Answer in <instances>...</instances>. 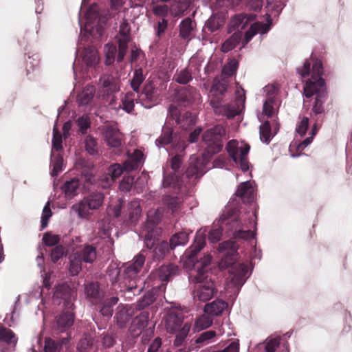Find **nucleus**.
<instances>
[{"label": "nucleus", "mask_w": 352, "mask_h": 352, "mask_svg": "<svg viewBox=\"0 0 352 352\" xmlns=\"http://www.w3.org/2000/svg\"><path fill=\"white\" fill-rule=\"evenodd\" d=\"M85 24L80 28V36L76 50V57L74 63V78H77V72L84 73L89 68L95 67L99 63V56L97 50L91 46L85 47L83 41L89 36L100 38L104 30L107 17L100 14L98 7L93 4L85 13Z\"/></svg>", "instance_id": "nucleus-1"}, {"label": "nucleus", "mask_w": 352, "mask_h": 352, "mask_svg": "<svg viewBox=\"0 0 352 352\" xmlns=\"http://www.w3.org/2000/svg\"><path fill=\"white\" fill-rule=\"evenodd\" d=\"M256 215L252 214L250 217L248 226L246 222L242 223L239 219L236 214L227 207L223 214L221 215L219 223L220 226L217 228H212L208 233V240L212 243H216L219 241L222 236V231L223 227H228V232L234 239L250 240L254 238L255 233L251 231V228L256 227V221L254 218Z\"/></svg>", "instance_id": "nucleus-2"}, {"label": "nucleus", "mask_w": 352, "mask_h": 352, "mask_svg": "<svg viewBox=\"0 0 352 352\" xmlns=\"http://www.w3.org/2000/svg\"><path fill=\"white\" fill-rule=\"evenodd\" d=\"M218 252L221 254L220 268L225 269L231 266L227 288L234 287V290L239 292L248 278V267L243 263L235 264L237 245L230 240L223 241L219 245Z\"/></svg>", "instance_id": "nucleus-3"}, {"label": "nucleus", "mask_w": 352, "mask_h": 352, "mask_svg": "<svg viewBox=\"0 0 352 352\" xmlns=\"http://www.w3.org/2000/svg\"><path fill=\"white\" fill-rule=\"evenodd\" d=\"M145 263V256L142 253L135 256L133 259L123 266L122 273L116 263H111L107 270V275L112 283L120 285V291L128 290L139 294L142 288L138 287V274L140 272Z\"/></svg>", "instance_id": "nucleus-4"}, {"label": "nucleus", "mask_w": 352, "mask_h": 352, "mask_svg": "<svg viewBox=\"0 0 352 352\" xmlns=\"http://www.w3.org/2000/svg\"><path fill=\"white\" fill-rule=\"evenodd\" d=\"M227 84L224 81L215 79L211 88L210 103L215 113L224 115L228 118H234L239 114L245 106V91L240 88L236 91L234 104L223 105L221 96L226 91Z\"/></svg>", "instance_id": "nucleus-5"}, {"label": "nucleus", "mask_w": 352, "mask_h": 352, "mask_svg": "<svg viewBox=\"0 0 352 352\" xmlns=\"http://www.w3.org/2000/svg\"><path fill=\"white\" fill-rule=\"evenodd\" d=\"M212 256L206 254L195 265L196 274L194 276L193 298L196 300L206 302L211 299L215 292V287L212 280L210 265Z\"/></svg>", "instance_id": "nucleus-6"}, {"label": "nucleus", "mask_w": 352, "mask_h": 352, "mask_svg": "<svg viewBox=\"0 0 352 352\" xmlns=\"http://www.w3.org/2000/svg\"><path fill=\"white\" fill-rule=\"evenodd\" d=\"M322 72V62L320 60H316L312 65L311 78L306 81L303 87V93L306 98H310L314 95L316 96L313 111L317 114L321 113L323 111L322 98L327 94L324 80L321 77Z\"/></svg>", "instance_id": "nucleus-7"}, {"label": "nucleus", "mask_w": 352, "mask_h": 352, "mask_svg": "<svg viewBox=\"0 0 352 352\" xmlns=\"http://www.w3.org/2000/svg\"><path fill=\"white\" fill-rule=\"evenodd\" d=\"M265 23H254L245 32L244 37L242 38L241 32H235L228 38L222 45L221 50L223 52H228L234 49L240 42L242 47H244L251 39L256 34L261 35L267 34L272 26V19L268 14H265Z\"/></svg>", "instance_id": "nucleus-8"}, {"label": "nucleus", "mask_w": 352, "mask_h": 352, "mask_svg": "<svg viewBox=\"0 0 352 352\" xmlns=\"http://www.w3.org/2000/svg\"><path fill=\"white\" fill-rule=\"evenodd\" d=\"M104 195L102 192L94 191L85 196L78 204H74L71 210L80 219H87L91 211L100 209L104 204Z\"/></svg>", "instance_id": "nucleus-9"}, {"label": "nucleus", "mask_w": 352, "mask_h": 352, "mask_svg": "<svg viewBox=\"0 0 352 352\" xmlns=\"http://www.w3.org/2000/svg\"><path fill=\"white\" fill-rule=\"evenodd\" d=\"M97 252L95 247L85 245L80 250L70 254L69 271L71 275L76 276L82 270V262L93 263L96 259Z\"/></svg>", "instance_id": "nucleus-10"}, {"label": "nucleus", "mask_w": 352, "mask_h": 352, "mask_svg": "<svg viewBox=\"0 0 352 352\" xmlns=\"http://www.w3.org/2000/svg\"><path fill=\"white\" fill-rule=\"evenodd\" d=\"M226 131L221 125H216L208 129L202 135V140L206 144L204 154L208 156L219 153L223 146V137Z\"/></svg>", "instance_id": "nucleus-11"}, {"label": "nucleus", "mask_w": 352, "mask_h": 352, "mask_svg": "<svg viewBox=\"0 0 352 352\" xmlns=\"http://www.w3.org/2000/svg\"><path fill=\"white\" fill-rule=\"evenodd\" d=\"M155 144L158 147L169 146L166 148L170 149L169 155H174L175 153H182L186 148L185 137H182L177 133H173L170 129H164L162 135L155 141Z\"/></svg>", "instance_id": "nucleus-12"}, {"label": "nucleus", "mask_w": 352, "mask_h": 352, "mask_svg": "<svg viewBox=\"0 0 352 352\" xmlns=\"http://www.w3.org/2000/svg\"><path fill=\"white\" fill-rule=\"evenodd\" d=\"M250 148V146L248 144L243 142H238L236 140L229 141L226 146V150L229 155L236 164L239 165L243 172L249 170L248 154Z\"/></svg>", "instance_id": "nucleus-13"}, {"label": "nucleus", "mask_w": 352, "mask_h": 352, "mask_svg": "<svg viewBox=\"0 0 352 352\" xmlns=\"http://www.w3.org/2000/svg\"><path fill=\"white\" fill-rule=\"evenodd\" d=\"M162 217V210H149L147 214V222L145 225L146 232L144 234V242L146 246L151 249L155 244L156 237L158 234L157 230L154 228L160 221Z\"/></svg>", "instance_id": "nucleus-14"}, {"label": "nucleus", "mask_w": 352, "mask_h": 352, "mask_svg": "<svg viewBox=\"0 0 352 352\" xmlns=\"http://www.w3.org/2000/svg\"><path fill=\"white\" fill-rule=\"evenodd\" d=\"M177 154L170 160L171 171L168 168H164V179L162 185L164 188L173 187L176 189L179 186V171L182 164V156L179 153Z\"/></svg>", "instance_id": "nucleus-15"}, {"label": "nucleus", "mask_w": 352, "mask_h": 352, "mask_svg": "<svg viewBox=\"0 0 352 352\" xmlns=\"http://www.w3.org/2000/svg\"><path fill=\"white\" fill-rule=\"evenodd\" d=\"M120 80L111 74L100 76L98 83V96L102 99L113 95L120 91Z\"/></svg>", "instance_id": "nucleus-16"}, {"label": "nucleus", "mask_w": 352, "mask_h": 352, "mask_svg": "<svg viewBox=\"0 0 352 352\" xmlns=\"http://www.w3.org/2000/svg\"><path fill=\"white\" fill-rule=\"evenodd\" d=\"M159 91L154 82L148 79L139 96L140 101L146 108H151L158 102Z\"/></svg>", "instance_id": "nucleus-17"}, {"label": "nucleus", "mask_w": 352, "mask_h": 352, "mask_svg": "<svg viewBox=\"0 0 352 352\" xmlns=\"http://www.w3.org/2000/svg\"><path fill=\"white\" fill-rule=\"evenodd\" d=\"M209 160L210 157L204 153L201 158L192 156L190 159L189 166L186 170L187 177L195 179L201 177L208 169L207 165Z\"/></svg>", "instance_id": "nucleus-18"}, {"label": "nucleus", "mask_w": 352, "mask_h": 352, "mask_svg": "<svg viewBox=\"0 0 352 352\" xmlns=\"http://www.w3.org/2000/svg\"><path fill=\"white\" fill-rule=\"evenodd\" d=\"M130 26L128 22L124 20L120 25L118 40L119 45V52L117 56V61L122 62L126 55L128 48V43L130 41Z\"/></svg>", "instance_id": "nucleus-19"}, {"label": "nucleus", "mask_w": 352, "mask_h": 352, "mask_svg": "<svg viewBox=\"0 0 352 352\" xmlns=\"http://www.w3.org/2000/svg\"><path fill=\"white\" fill-rule=\"evenodd\" d=\"M256 19V14L253 13H240L233 16L230 20L228 30L230 32L237 30L236 32H241L249 24L252 25L254 23Z\"/></svg>", "instance_id": "nucleus-20"}, {"label": "nucleus", "mask_w": 352, "mask_h": 352, "mask_svg": "<svg viewBox=\"0 0 352 352\" xmlns=\"http://www.w3.org/2000/svg\"><path fill=\"white\" fill-rule=\"evenodd\" d=\"M200 97L196 89L189 86L179 89L175 94V99L179 104L186 107L199 101Z\"/></svg>", "instance_id": "nucleus-21"}, {"label": "nucleus", "mask_w": 352, "mask_h": 352, "mask_svg": "<svg viewBox=\"0 0 352 352\" xmlns=\"http://www.w3.org/2000/svg\"><path fill=\"white\" fill-rule=\"evenodd\" d=\"M207 235L206 228H201L197 232L193 243L185 252L186 256L192 262L196 255L205 247Z\"/></svg>", "instance_id": "nucleus-22"}, {"label": "nucleus", "mask_w": 352, "mask_h": 352, "mask_svg": "<svg viewBox=\"0 0 352 352\" xmlns=\"http://www.w3.org/2000/svg\"><path fill=\"white\" fill-rule=\"evenodd\" d=\"M179 274V268L174 264L162 265L155 272V276H157L161 285L157 286L160 292H164L166 284L174 276Z\"/></svg>", "instance_id": "nucleus-23"}, {"label": "nucleus", "mask_w": 352, "mask_h": 352, "mask_svg": "<svg viewBox=\"0 0 352 352\" xmlns=\"http://www.w3.org/2000/svg\"><path fill=\"white\" fill-rule=\"evenodd\" d=\"M103 136L107 144L113 148H119L123 141L122 133L113 126H106L103 129Z\"/></svg>", "instance_id": "nucleus-24"}, {"label": "nucleus", "mask_w": 352, "mask_h": 352, "mask_svg": "<svg viewBox=\"0 0 352 352\" xmlns=\"http://www.w3.org/2000/svg\"><path fill=\"white\" fill-rule=\"evenodd\" d=\"M128 159L124 162L125 171H131L141 167L144 162L143 152L140 149H135L132 153L127 152Z\"/></svg>", "instance_id": "nucleus-25"}, {"label": "nucleus", "mask_w": 352, "mask_h": 352, "mask_svg": "<svg viewBox=\"0 0 352 352\" xmlns=\"http://www.w3.org/2000/svg\"><path fill=\"white\" fill-rule=\"evenodd\" d=\"M183 323V316L180 311H170L166 316L165 327L167 332L173 333L181 328Z\"/></svg>", "instance_id": "nucleus-26"}, {"label": "nucleus", "mask_w": 352, "mask_h": 352, "mask_svg": "<svg viewBox=\"0 0 352 352\" xmlns=\"http://www.w3.org/2000/svg\"><path fill=\"white\" fill-rule=\"evenodd\" d=\"M71 296L72 291L67 285L62 284L56 287L54 293V298L63 300L64 306L69 309H72L74 305L72 302Z\"/></svg>", "instance_id": "nucleus-27"}, {"label": "nucleus", "mask_w": 352, "mask_h": 352, "mask_svg": "<svg viewBox=\"0 0 352 352\" xmlns=\"http://www.w3.org/2000/svg\"><path fill=\"white\" fill-rule=\"evenodd\" d=\"M223 334L219 329L218 331L208 330L200 333L195 340V343L197 344V348H200L211 344L217 340L219 336Z\"/></svg>", "instance_id": "nucleus-28"}, {"label": "nucleus", "mask_w": 352, "mask_h": 352, "mask_svg": "<svg viewBox=\"0 0 352 352\" xmlns=\"http://www.w3.org/2000/svg\"><path fill=\"white\" fill-rule=\"evenodd\" d=\"M85 293L92 304H99L103 298V294L99 289L98 283H90L85 285Z\"/></svg>", "instance_id": "nucleus-29"}, {"label": "nucleus", "mask_w": 352, "mask_h": 352, "mask_svg": "<svg viewBox=\"0 0 352 352\" xmlns=\"http://www.w3.org/2000/svg\"><path fill=\"white\" fill-rule=\"evenodd\" d=\"M74 321V314L69 312H65L56 318L55 329L60 333L66 331L70 328Z\"/></svg>", "instance_id": "nucleus-30"}, {"label": "nucleus", "mask_w": 352, "mask_h": 352, "mask_svg": "<svg viewBox=\"0 0 352 352\" xmlns=\"http://www.w3.org/2000/svg\"><path fill=\"white\" fill-rule=\"evenodd\" d=\"M133 315V309L129 305H120L117 308L116 319L118 324L122 327L128 322Z\"/></svg>", "instance_id": "nucleus-31"}, {"label": "nucleus", "mask_w": 352, "mask_h": 352, "mask_svg": "<svg viewBox=\"0 0 352 352\" xmlns=\"http://www.w3.org/2000/svg\"><path fill=\"white\" fill-rule=\"evenodd\" d=\"M236 195L240 197L245 203H250L254 199V188L250 181L242 182L238 187Z\"/></svg>", "instance_id": "nucleus-32"}, {"label": "nucleus", "mask_w": 352, "mask_h": 352, "mask_svg": "<svg viewBox=\"0 0 352 352\" xmlns=\"http://www.w3.org/2000/svg\"><path fill=\"white\" fill-rule=\"evenodd\" d=\"M95 93V87L93 85H87L77 95L76 100L78 104L80 106L89 104L92 101Z\"/></svg>", "instance_id": "nucleus-33"}, {"label": "nucleus", "mask_w": 352, "mask_h": 352, "mask_svg": "<svg viewBox=\"0 0 352 352\" xmlns=\"http://www.w3.org/2000/svg\"><path fill=\"white\" fill-rule=\"evenodd\" d=\"M228 307V303L223 300L217 299L204 307V312L210 316H219Z\"/></svg>", "instance_id": "nucleus-34"}, {"label": "nucleus", "mask_w": 352, "mask_h": 352, "mask_svg": "<svg viewBox=\"0 0 352 352\" xmlns=\"http://www.w3.org/2000/svg\"><path fill=\"white\" fill-rule=\"evenodd\" d=\"M127 212V221L132 225L136 224L142 213L140 201L135 199L129 202Z\"/></svg>", "instance_id": "nucleus-35"}, {"label": "nucleus", "mask_w": 352, "mask_h": 352, "mask_svg": "<svg viewBox=\"0 0 352 352\" xmlns=\"http://www.w3.org/2000/svg\"><path fill=\"white\" fill-rule=\"evenodd\" d=\"M80 186V181L77 178H73L65 182L62 186V190L65 197L72 199L78 194V189Z\"/></svg>", "instance_id": "nucleus-36"}, {"label": "nucleus", "mask_w": 352, "mask_h": 352, "mask_svg": "<svg viewBox=\"0 0 352 352\" xmlns=\"http://www.w3.org/2000/svg\"><path fill=\"white\" fill-rule=\"evenodd\" d=\"M164 202L172 213H175L182 209L184 198L182 196H167L164 198Z\"/></svg>", "instance_id": "nucleus-37"}, {"label": "nucleus", "mask_w": 352, "mask_h": 352, "mask_svg": "<svg viewBox=\"0 0 352 352\" xmlns=\"http://www.w3.org/2000/svg\"><path fill=\"white\" fill-rule=\"evenodd\" d=\"M118 297H111L102 301L100 306V312L103 316L111 317L113 312V306L118 302Z\"/></svg>", "instance_id": "nucleus-38"}, {"label": "nucleus", "mask_w": 352, "mask_h": 352, "mask_svg": "<svg viewBox=\"0 0 352 352\" xmlns=\"http://www.w3.org/2000/svg\"><path fill=\"white\" fill-rule=\"evenodd\" d=\"M69 342L68 338H64L58 342H55L51 338H46L45 340V352H59L62 346L67 345Z\"/></svg>", "instance_id": "nucleus-39"}, {"label": "nucleus", "mask_w": 352, "mask_h": 352, "mask_svg": "<svg viewBox=\"0 0 352 352\" xmlns=\"http://www.w3.org/2000/svg\"><path fill=\"white\" fill-rule=\"evenodd\" d=\"M225 23L224 18L220 14L212 15L206 22L205 28L214 32L221 28Z\"/></svg>", "instance_id": "nucleus-40"}, {"label": "nucleus", "mask_w": 352, "mask_h": 352, "mask_svg": "<svg viewBox=\"0 0 352 352\" xmlns=\"http://www.w3.org/2000/svg\"><path fill=\"white\" fill-rule=\"evenodd\" d=\"M190 3L188 1H174L170 7V13L174 16H180L188 8Z\"/></svg>", "instance_id": "nucleus-41"}, {"label": "nucleus", "mask_w": 352, "mask_h": 352, "mask_svg": "<svg viewBox=\"0 0 352 352\" xmlns=\"http://www.w3.org/2000/svg\"><path fill=\"white\" fill-rule=\"evenodd\" d=\"M51 166H52V171L50 173L52 177L57 176L59 173L63 170V159L59 155L51 154Z\"/></svg>", "instance_id": "nucleus-42"}, {"label": "nucleus", "mask_w": 352, "mask_h": 352, "mask_svg": "<svg viewBox=\"0 0 352 352\" xmlns=\"http://www.w3.org/2000/svg\"><path fill=\"white\" fill-rule=\"evenodd\" d=\"M179 35L184 39H188L191 35V32L193 30V23L190 18L187 17L184 19L180 23L179 25Z\"/></svg>", "instance_id": "nucleus-43"}, {"label": "nucleus", "mask_w": 352, "mask_h": 352, "mask_svg": "<svg viewBox=\"0 0 352 352\" xmlns=\"http://www.w3.org/2000/svg\"><path fill=\"white\" fill-rule=\"evenodd\" d=\"M144 79L145 75L143 74L142 69L140 67L135 68L134 70L133 78L131 79V85L133 91H135L136 94H138L140 86L143 82Z\"/></svg>", "instance_id": "nucleus-44"}, {"label": "nucleus", "mask_w": 352, "mask_h": 352, "mask_svg": "<svg viewBox=\"0 0 352 352\" xmlns=\"http://www.w3.org/2000/svg\"><path fill=\"white\" fill-rule=\"evenodd\" d=\"M192 72L188 68L177 71L173 77V80L181 85L187 84L192 80Z\"/></svg>", "instance_id": "nucleus-45"}, {"label": "nucleus", "mask_w": 352, "mask_h": 352, "mask_svg": "<svg viewBox=\"0 0 352 352\" xmlns=\"http://www.w3.org/2000/svg\"><path fill=\"white\" fill-rule=\"evenodd\" d=\"M188 241V234L186 232L176 233L170 238V247L171 249H174L177 246L186 245Z\"/></svg>", "instance_id": "nucleus-46"}, {"label": "nucleus", "mask_w": 352, "mask_h": 352, "mask_svg": "<svg viewBox=\"0 0 352 352\" xmlns=\"http://www.w3.org/2000/svg\"><path fill=\"white\" fill-rule=\"evenodd\" d=\"M212 324V319L210 315H202L196 319L194 329L195 331H199L210 327Z\"/></svg>", "instance_id": "nucleus-47"}, {"label": "nucleus", "mask_w": 352, "mask_h": 352, "mask_svg": "<svg viewBox=\"0 0 352 352\" xmlns=\"http://www.w3.org/2000/svg\"><path fill=\"white\" fill-rule=\"evenodd\" d=\"M135 100V94L133 92H129L125 94L124 98L122 99V109L126 113H130L133 111Z\"/></svg>", "instance_id": "nucleus-48"}, {"label": "nucleus", "mask_w": 352, "mask_h": 352, "mask_svg": "<svg viewBox=\"0 0 352 352\" xmlns=\"http://www.w3.org/2000/svg\"><path fill=\"white\" fill-rule=\"evenodd\" d=\"M191 325L189 323H185L182 328H179L177 331L175 339L174 340V345L179 346H181L186 338Z\"/></svg>", "instance_id": "nucleus-49"}, {"label": "nucleus", "mask_w": 352, "mask_h": 352, "mask_svg": "<svg viewBox=\"0 0 352 352\" xmlns=\"http://www.w3.org/2000/svg\"><path fill=\"white\" fill-rule=\"evenodd\" d=\"M260 139L263 142L268 144L273 137L270 124L268 121H265L259 127Z\"/></svg>", "instance_id": "nucleus-50"}, {"label": "nucleus", "mask_w": 352, "mask_h": 352, "mask_svg": "<svg viewBox=\"0 0 352 352\" xmlns=\"http://www.w3.org/2000/svg\"><path fill=\"white\" fill-rule=\"evenodd\" d=\"M170 244L166 241H162L159 243L153 251V256L155 259L160 260L168 252Z\"/></svg>", "instance_id": "nucleus-51"}, {"label": "nucleus", "mask_w": 352, "mask_h": 352, "mask_svg": "<svg viewBox=\"0 0 352 352\" xmlns=\"http://www.w3.org/2000/svg\"><path fill=\"white\" fill-rule=\"evenodd\" d=\"M0 340L9 344L16 343V338L14 333L10 329L6 328L0 324Z\"/></svg>", "instance_id": "nucleus-52"}, {"label": "nucleus", "mask_w": 352, "mask_h": 352, "mask_svg": "<svg viewBox=\"0 0 352 352\" xmlns=\"http://www.w3.org/2000/svg\"><path fill=\"white\" fill-rule=\"evenodd\" d=\"M56 124L53 128V138H52V153L54 155L55 151H58L62 149V137L57 129Z\"/></svg>", "instance_id": "nucleus-53"}, {"label": "nucleus", "mask_w": 352, "mask_h": 352, "mask_svg": "<svg viewBox=\"0 0 352 352\" xmlns=\"http://www.w3.org/2000/svg\"><path fill=\"white\" fill-rule=\"evenodd\" d=\"M104 52L105 55V63L111 65L115 60V55L116 53V47L112 43H107L104 47Z\"/></svg>", "instance_id": "nucleus-54"}, {"label": "nucleus", "mask_w": 352, "mask_h": 352, "mask_svg": "<svg viewBox=\"0 0 352 352\" xmlns=\"http://www.w3.org/2000/svg\"><path fill=\"white\" fill-rule=\"evenodd\" d=\"M137 189L136 183L134 182V177L132 176H124L120 183V190L124 192H130L132 188Z\"/></svg>", "instance_id": "nucleus-55"}, {"label": "nucleus", "mask_w": 352, "mask_h": 352, "mask_svg": "<svg viewBox=\"0 0 352 352\" xmlns=\"http://www.w3.org/2000/svg\"><path fill=\"white\" fill-rule=\"evenodd\" d=\"M196 116L195 115L191 113L186 112L183 115L182 119H180V123L178 124H180L183 129L187 130L188 127L196 124Z\"/></svg>", "instance_id": "nucleus-56"}, {"label": "nucleus", "mask_w": 352, "mask_h": 352, "mask_svg": "<svg viewBox=\"0 0 352 352\" xmlns=\"http://www.w3.org/2000/svg\"><path fill=\"white\" fill-rule=\"evenodd\" d=\"M52 215V212L50 209V201H47L43 209L41 217V223L42 228H45L47 227L49 220Z\"/></svg>", "instance_id": "nucleus-57"}, {"label": "nucleus", "mask_w": 352, "mask_h": 352, "mask_svg": "<svg viewBox=\"0 0 352 352\" xmlns=\"http://www.w3.org/2000/svg\"><path fill=\"white\" fill-rule=\"evenodd\" d=\"M275 101L271 98H266L263 106V114L267 118L272 117L276 113Z\"/></svg>", "instance_id": "nucleus-58"}, {"label": "nucleus", "mask_w": 352, "mask_h": 352, "mask_svg": "<svg viewBox=\"0 0 352 352\" xmlns=\"http://www.w3.org/2000/svg\"><path fill=\"white\" fill-rule=\"evenodd\" d=\"M237 67V61L235 59H231L224 65L222 74L226 76H231L236 72Z\"/></svg>", "instance_id": "nucleus-59"}, {"label": "nucleus", "mask_w": 352, "mask_h": 352, "mask_svg": "<svg viewBox=\"0 0 352 352\" xmlns=\"http://www.w3.org/2000/svg\"><path fill=\"white\" fill-rule=\"evenodd\" d=\"M85 149L87 153L91 155L97 153V143L95 138L91 136H87L85 139Z\"/></svg>", "instance_id": "nucleus-60"}, {"label": "nucleus", "mask_w": 352, "mask_h": 352, "mask_svg": "<svg viewBox=\"0 0 352 352\" xmlns=\"http://www.w3.org/2000/svg\"><path fill=\"white\" fill-rule=\"evenodd\" d=\"M124 170H125L124 166L122 167L121 164L116 163L109 167L107 173L116 180L122 174Z\"/></svg>", "instance_id": "nucleus-61"}, {"label": "nucleus", "mask_w": 352, "mask_h": 352, "mask_svg": "<svg viewBox=\"0 0 352 352\" xmlns=\"http://www.w3.org/2000/svg\"><path fill=\"white\" fill-rule=\"evenodd\" d=\"M280 344V337H269L265 342V352H274Z\"/></svg>", "instance_id": "nucleus-62"}, {"label": "nucleus", "mask_w": 352, "mask_h": 352, "mask_svg": "<svg viewBox=\"0 0 352 352\" xmlns=\"http://www.w3.org/2000/svg\"><path fill=\"white\" fill-rule=\"evenodd\" d=\"M99 237L105 239L108 238L111 235V227L108 223L103 221L98 223V232Z\"/></svg>", "instance_id": "nucleus-63"}, {"label": "nucleus", "mask_w": 352, "mask_h": 352, "mask_svg": "<svg viewBox=\"0 0 352 352\" xmlns=\"http://www.w3.org/2000/svg\"><path fill=\"white\" fill-rule=\"evenodd\" d=\"M114 181L108 173H104L99 178L98 185L102 188H107L113 184Z\"/></svg>", "instance_id": "nucleus-64"}]
</instances>
